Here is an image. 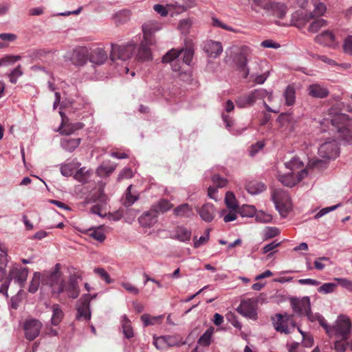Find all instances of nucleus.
Wrapping results in <instances>:
<instances>
[{
	"label": "nucleus",
	"instance_id": "obj_20",
	"mask_svg": "<svg viewBox=\"0 0 352 352\" xmlns=\"http://www.w3.org/2000/svg\"><path fill=\"white\" fill-rule=\"evenodd\" d=\"M89 56V49L86 47L75 48L71 56V60L75 65L81 66L87 63Z\"/></svg>",
	"mask_w": 352,
	"mask_h": 352
},
{
	"label": "nucleus",
	"instance_id": "obj_47",
	"mask_svg": "<svg viewBox=\"0 0 352 352\" xmlns=\"http://www.w3.org/2000/svg\"><path fill=\"white\" fill-rule=\"evenodd\" d=\"M285 103L288 106L293 105L296 100V90L292 86H288L284 93Z\"/></svg>",
	"mask_w": 352,
	"mask_h": 352
},
{
	"label": "nucleus",
	"instance_id": "obj_63",
	"mask_svg": "<svg viewBox=\"0 0 352 352\" xmlns=\"http://www.w3.org/2000/svg\"><path fill=\"white\" fill-rule=\"evenodd\" d=\"M298 329L302 337V344L305 347H311L314 343L313 336L307 332L301 331L299 328Z\"/></svg>",
	"mask_w": 352,
	"mask_h": 352
},
{
	"label": "nucleus",
	"instance_id": "obj_42",
	"mask_svg": "<svg viewBox=\"0 0 352 352\" xmlns=\"http://www.w3.org/2000/svg\"><path fill=\"white\" fill-rule=\"evenodd\" d=\"M91 177L90 170L85 167L78 168V170L74 175V178L79 182L86 183Z\"/></svg>",
	"mask_w": 352,
	"mask_h": 352
},
{
	"label": "nucleus",
	"instance_id": "obj_18",
	"mask_svg": "<svg viewBox=\"0 0 352 352\" xmlns=\"http://www.w3.org/2000/svg\"><path fill=\"white\" fill-rule=\"evenodd\" d=\"M153 10L162 16H166L168 12L173 16L185 12V8L179 6L177 3H168L166 6L155 4L153 6Z\"/></svg>",
	"mask_w": 352,
	"mask_h": 352
},
{
	"label": "nucleus",
	"instance_id": "obj_33",
	"mask_svg": "<svg viewBox=\"0 0 352 352\" xmlns=\"http://www.w3.org/2000/svg\"><path fill=\"white\" fill-rule=\"evenodd\" d=\"M0 280H3L6 274L7 261V248L0 241Z\"/></svg>",
	"mask_w": 352,
	"mask_h": 352
},
{
	"label": "nucleus",
	"instance_id": "obj_3",
	"mask_svg": "<svg viewBox=\"0 0 352 352\" xmlns=\"http://www.w3.org/2000/svg\"><path fill=\"white\" fill-rule=\"evenodd\" d=\"M319 323L329 338L348 340L352 331L351 320L344 314L339 315L333 325L328 324L323 317L320 319Z\"/></svg>",
	"mask_w": 352,
	"mask_h": 352
},
{
	"label": "nucleus",
	"instance_id": "obj_51",
	"mask_svg": "<svg viewBox=\"0 0 352 352\" xmlns=\"http://www.w3.org/2000/svg\"><path fill=\"white\" fill-rule=\"evenodd\" d=\"M21 58V57L19 55H6L0 58V66H8L13 65Z\"/></svg>",
	"mask_w": 352,
	"mask_h": 352
},
{
	"label": "nucleus",
	"instance_id": "obj_52",
	"mask_svg": "<svg viewBox=\"0 0 352 352\" xmlns=\"http://www.w3.org/2000/svg\"><path fill=\"white\" fill-rule=\"evenodd\" d=\"M280 230L276 227H265L263 230V236L264 240H267L278 236Z\"/></svg>",
	"mask_w": 352,
	"mask_h": 352
},
{
	"label": "nucleus",
	"instance_id": "obj_48",
	"mask_svg": "<svg viewBox=\"0 0 352 352\" xmlns=\"http://www.w3.org/2000/svg\"><path fill=\"white\" fill-rule=\"evenodd\" d=\"M173 207V205L167 199H161L155 206L153 210L156 212H166Z\"/></svg>",
	"mask_w": 352,
	"mask_h": 352
},
{
	"label": "nucleus",
	"instance_id": "obj_58",
	"mask_svg": "<svg viewBox=\"0 0 352 352\" xmlns=\"http://www.w3.org/2000/svg\"><path fill=\"white\" fill-rule=\"evenodd\" d=\"M337 287V284L334 283H327L322 285L318 292L324 294L333 293Z\"/></svg>",
	"mask_w": 352,
	"mask_h": 352
},
{
	"label": "nucleus",
	"instance_id": "obj_11",
	"mask_svg": "<svg viewBox=\"0 0 352 352\" xmlns=\"http://www.w3.org/2000/svg\"><path fill=\"white\" fill-rule=\"evenodd\" d=\"M273 321L274 329L281 333L289 334L295 327L292 316L287 314H276Z\"/></svg>",
	"mask_w": 352,
	"mask_h": 352
},
{
	"label": "nucleus",
	"instance_id": "obj_34",
	"mask_svg": "<svg viewBox=\"0 0 352 352\" xmlns=\"http://www.w3.org/2000/svg\"><path fill=\"white\" fill-rule=\"evenodd\" d=\"M278 122L283 131L292 132L294 130L295 122L290 116L282 114L278 117Z\"/></svg>",
	"mask_w": 352,
	"mask_h": 352
},
{
	"label": "nucleus",
	"instance_id": "obj_5",
	"mask_svg": "<svg viewBox=\"0 0 352 352\" xmlns=\"http://www.w3.org/2000/svg\"><path fill=\"white\" fill-rule=\"evenodd\" d=\"M314 9L309 13H302L301 11H296L292 14L291 20L284 23V25H294L297 27L303 26L311 19L323 16L327 11V6L324 3L318 1H313Z\"/></svg>",
	"mask_w": 352,
	"mask_h": 352
},
{
	"label": "nucleus",
	"instance_id": "obj_1",
	"mask_svg": "<svg viewBox=\"0 0 352 352\" xmlns=\"http://www.w3.org/2000/svg\"><path fill=\"white\" fill-rule=\"evenodd\" d=\"M60 267V264H56L51 273L45 275V283L47 284L53 294L60 295L65 293L68 298H76L80 294L77 277L71 276L66 282Z\"/></svg>",
	"mask_w": 352,
	"mask_h": 352
},
{
	"label": "nucleus",
	"instance_id": "obj_28",
	"mask_svg": "<svg viewBox=\"0 0 352 352\" xmlns=\"http://www.w3.org/2000/svg\"><path fill=\"white\" fill-rule=\"evenodd\" d=\"M138 220L142 227L151 228L157 222V214L156 211L151 210L143 213Z\"/></svg>",
	"mask_w": 352,
	"mask_h": 352
},
{
	"label": "nucleus",
	"instance_id": "obj_41",
	"mask_svg": "<svg viewBox=\"0 0 352 352\" xmlns=\"http://www.w3.org/2000/svg\"><path fill=\"white\" fill-rule=\"evenodd\" d=\"M131 12L128 10H122L116 12L112 16V19L117 25L126 22L130 18Z\"/></svg>",
	"mask_w": 352,
	"mask_h": 352
},
{
	"label": "nucleus",
	"instance_id": "obj_9",
	"mask_svg": "<svg viewBox=\"0 0 352 352\" xmlns=\"http://www.w3.org/2000/svg\"><path fill=\"white\" fill-rule=\"evenodd\" d=\"M135 50V43L130 42L126 45H112L110 58L113 62L117 60L126 61L131 58Z\"/></svg>",
	"mask_w": 352,
	"mask_h": 352
},
{
	"label": "nucleus",
	"instance_id": "obj_45",
	"mask_svg": "<svg viewBox=\"0 0 352 352\" xmlns=\"http://www.w3.org/2000/svg\"><path fill=\"white\" fill-rule=\"evenodd\" d=\"M163 319V316H152L149 314H143L141 316V320L142 322L144 323V326H148V325H155L157 324H159L162 322V320Z\"/></svg>",
	"mask_w": 352,
	"mask_h": 352
},
{
	"label": "nucleus",
	"instance_id": "obj_4",
	"mask_svg": "<svg viewBox=\"0 0 352 352\" xmlns=\"http://www.w3.org/2000/svg\"><path fill=\"white\" fill-rule=\"evenodd\" d=\"M227 58L231 60L236 69L243 78H247L250 74L248 67V58L252 54L250 47L243 46H232L226 50Z\"/></svg>",
	"mask_w": 352,
	"mask_h": 352
},
{
	"label": "nucleus",
	"instance_id": "obj_21",
	"mask_svg": "<svg viewBox=\"0 0 352 352\" xmlns=\"http://www.w3.org/2000/svg\"><path fill=\"white\" fill-rule=\"evenodd\" d=\"M89 296L85 295L80 300V304L77 307L76 318L78 320H89L91 318V311L89 309Z\"/></svg>",
	"mask_w": 352,
	"mask_h": 352
},
{
	"label": "nucleus",
	"instance_id": "obj_59",
	"mask_svg": "<svg viewBox=\"0 0 352 352\" xmlns=\"http://www.w3.org/2000/svg\"><path fill=\"white\" fill-rule=\"evenodd\" d=\"M210 229H207L204 236H200L199 239L194 237V248H198L201 245L206 244L210 238Z\"/></svg>",
	"mask_w": 352,
	"mask_h": 352
},
{
	"label": "nucleus",
	"instance_id": "obj_6",
	"mask_svg": "<svg viewBox=\"0 0 352 352\" xmlns=\"http://www.w3.org/2000/svg\"><path fill=\"white\" fill-rule=\"evenodd\" d=\"M266 97H267L269 101H271L272 100V94L264 89H257L245 96H239L236 100V104L240 108H245L253 105L256 100L264 99Z\"/></svg>",
	"mask_w": 352,
	"mask_h": 352
},
{
	"label": "nucleus",
	"instance_id": "obj_32",
	"mask_svg": "<svg viewBox=\"0 0 352 352\" xmlns=\"http://www.w3.org/2000/svg\"><path fill=\"white\" fill-rule=\"evenodd\" d=\"M214 208L211 204L207 203L198 210L200 217L206 222H210L214 217Z\"/></svg>",
	"mask_w": 352,
	"mask_h": 352
},
{
	"label": "nucleus",
	"instance_id": "obj_54",
	"mask_svg": "<svg viewBox=\"0 0 352 352\" xmlns=\"http://www.w3.org/2000/svg\"><path fill=\"white\" fill-rule=\"evenodd\" d=\"M131 188H132V185H130L127 188L126 193H125V200H124V204L126 207H129L131 205H133L138 199V197L137 195L131 194Z\"/></svg>",
	"mask_w": 352,
	"mask_h": 352
},
{
	"label": "nucleus",
	"instance_id": "obj_25",
	"mask_svg": "<svg viewBox=\"0 0 352 352\" xmlns=\"http://www.w3.org/2000/svg\"><path fill=\"white\" fill-rule=\"evenodd\" d=\"M204 50L210 58L218 57L223 52V47L220 42L212 40L204 43Z\"/></svg>",
	"mask_w": 352,
	"mask_h": 352
},
{
	"label": "nucleus",
	"instance_id": "obj_12",
	"mask_svg": "<svg viewBox=\"0 0 352 352\" xmlns=\"http://www.w3.org/2000/svg\"><path fill=\"white\" fill-rule=\"evenodd\" d=\"M316 43L329 48L336 50L340 47V42L333 30H325L317 34L314 38Z\"/></svg>",
	"mask_w": 352,
	"mask_h": 352
},
{
	"label": "nucleus",
	"instance_id": "obj_10",
	"mask_svg": "<svg viewBox=\"0 0 352 352\" xmlns=\"http://www.w3.org/2000/svg\"><path fill=\"white\" fill-rule=\"evenodd\" d=\"M347 116L344 114L336 116L331 120V124L337 129L338 133V138L347 144H352V131L346 128L344 121L346 120Z\"/></svg>",
	"mask_w": 352,
	"mask_h": 352
},
{
	"label": "nucleus",
	"instance_id": "obj_26",
	"mask_svg": "<svg viewBox=\"0 0 352 352\" xmlns=\"http://www.w3.org/2000/svg\"><path fill=\"white\" fill-rule=\"evenodd\" d=\"M179 56V51H177L176 49H172L163 56L162 62L171 63L173 70L179 73L182 70V67L179 65V60L177 59Z\"/></svg>",
	"mask_w": 352,
	"mask_h": 352
},
{
	"label": "nucleus",
	"instance_id": "obj_38",
	"mask_svg": "<svg viewBox=\"0 0 352 352\" xmlns=\"http://www.w3.org/2000/svg\"><path fill=\"white\" fill-rule=\"evenodd\" d=\"M246 190L251 195H258L266 190L265 185L260 182H250L246 186Z\"/></svg>",
	"mask_w": 352,
	"mask_h": 352
},
{
	"label": "nucleus",
	"instance_id": "obj_8",
	"mask_svg": "<svg viewBox=\"0 0 352 352\" xmlns=\"http://www.w3.org/2000/svg\"><path fill=\"white\" fill-rule=\"evenodd\" d=\"M292 306L294 311L307 316L311 321L318 320L320 322V319L322 318L320 314H314L311 312L310 299L307 296L293 299L292 300Z\"/></svg>",
	"mask_w": 352,
	"mask_h": 352
},
{
	"label": "nucleus",
	"instance_id": "obj_40",
	"mask_svg": "<svg viewBox=\"0 0 352 352\" xmlns=\"http://www.w3.org/2000/svg\"><path fill=\"white\" fill-rule=\"evenodd\" d=\"M121 326L124 336L129 339L133 337L134 333L131 327V321L128 319L126 315L121 318Z\"/></svg>",
	"mask_w": 352,
	"mask_h": 352
},
{
	"label": "nucleus",
	"instance_id": "obj_23",
	"mask_svg": "<svg viewBox=\"0 0 352 352\" xmlns=\"http://www.w3.org/2000/svg\"><path fill=\"white\" fill-rule=\"evenodd\" d=\"M156 42L146 41L142 38L137 52V58L142 60H149L152 59V53L150 47L155 45Z\"/></svg>",
	"mask_w": 352,
	"mask_h": 352
},
{
	"label": "nucleus",
	"instance_id": "obj_2",
	"mask_svg": "<svg viewBox=\"0 0 352 352\" xmlns=\"http://www.w3.org/2000/svg\"><path fill=\"white\" fill-rule=\"evenodd\" d=\"M285 171L279 172L278 179L287 187L296 186L308 175L304 163L297 157H294L290 161L285 162Z\"/></svg>",
	"mask_w": 352,
	"mask_h": 352
},
{
	"label": "nucleus",
	"instance_id": "obj_43",
	"mask_svg": "<svg viewBox=\"0 0 352 352\" xmlns=\"http://www.w3.org/2000/svg\"><path fill=\"white\" fill-rule=\"evenodd\" d=\"M52 309V316L51 318V323L52 324L56 326L61 322L64 314L58 305H54Z\"/></svg>",
	"mask_w": 352,
	"mask_h": 352
},
{
	"label": "nucleus",
	"instance_id": "obj_29",
	"mask_svg": "<svg viewBox=\"0 0 352 352\" xmlns=\"http://www.w3.org/2000/svg\"><path fill=\"white\" fill-rule=\"evenodd\" d=\"M307 91L309 96L318 98H324L329 94L326 87L318 83L310 85L307 88Z\"/></svg>",
	"mask_w": 352,
	"mask_h": 352
},
{
	"label": "nucleus",
	"instance_id": "obj_44",
	"mask_svg": "<svg viewBox=\"0 0 352 352\" xmlns=\"http://www.w3.org/2000/svg\"><path fill=\"white\" fill-rule=\"evenodd\" d=\"M88 235L99 242H103L106 236L101 227L91 228L87 231Z\"/></svg>",
	"mask_w": 352,
	"mask_h": 352
},
{
	"label": "nucleus",
	"instance_id": "obj_22",
	"mask_svg": "<svg viewBox=\"0 0 352 352\" xmlns=\"http://www.w3.org/2000/svg\"><path fill=\"white\" fill-rule=\"evenodd\" d=\"M237 311L246 318L255 320L256 318V311L254 302L249 299L243 300L237 307Z\"/></svg>",
	"mask_w": 352,
	"mask_h": 352
},
{
	"label": "nucleus",
	"instance_id": "obj_36",
	"mask_svg": "<svg viewBox=\"0 0 352 352\" xmlns=\"http://www.w3.org/2000/svg\"><path fill=\"white\" fill-rule=\"evenodd\" d=\"M80 166V163L76 160H74L71 162L62 164L60 166V173L63 176L65 177L72 176L74 170L78 169Z\"/></svg>",
	"mask_w": 352,
	"mask_h": 352
},
{
	"label": "nucleus",
	"instance_id": "obj_55",
	"mask_svg": "<svg viewBox=\"0 0 352 352\" xmlns=\"http://www.w3.org/2000/svg\"><path fill=\"white\" fill-rule=\"evenodd\" d=\"M177 51H179V55L183 54V62L189 65L192 60L194 51L192 48H186L185 50H176Z\"/></svg>",
	"mask_w": 352,
	"mask_h": 352
},
{
	"label": "nucleus",
	"instance_id": "obj_31",
	"mask_svg": "<svg viewBox=\"0 0 352 352\" xmlns=\"http://www.w3.org/2000/svg\"><path fill=\"white\" fill-rule=\"evenodd\" d=\"M267 11L271 12L272 14L278 19H283L288 11V8L287 5L283 3L274 1Z\"/></svg>",
	"mask_w": 352,
	"mask_h": 352
},
{
	"label": "nucleus",
	"instance_id": "obj_30",
	"mask_svg": "<svg viewBox=\"0 0 352 352\" xmlns=\"http://www.w3.org/2000/svg\"><path fill=\"white\" fill-rule=\"evenodd\" d=\"M191 230L183 226L176 227L171 233V238L181 242H187L190 240Z\"/></svg>",
	"mask_w": 352,
	"mask_h": 352
},
{
	"label": "nucleus",
	"instance_id": "obj_46",
	"mask_svg": "<svg viewBox=\"0 0 352 352\" xmlns=\"http://www.w3.org/2000/svg\"><path fill=\"white\" fill-rule=\"evenodd\" d=\"M214 333V328H208L204 333L199 338L198 344L203 346H208L210 344L211 338Z\"/></svg>",
	"mask_w": 352,
	"mask_h": 352
},
{
	"label": "nucleus",
	"instance_id": "obj_39",
	"mask_svg": "<svg viewBox=\"0 0 352 352\" xmlns=\"http://www.w3.org/2000/svg\"><path fill=\"white\" fill-rule=\"evenodd\" d=\"M316 18L317 19L311 22L308 27L307 30L309 32L316 33L322 28H325L329 25L328 21L319 17Z\"/></svg>",
	"mask_w": 352,
	"mask_h": 352
},
{
	"label": "nucleus",
	"instance_id": "obj_49",
	"mask_svg": "<svg viewBox=\"0 0 352 352\" xmlns=\"http://www.w3.org/2000/svg\"><path fill=\"white\" fill-rule=\"evenodd\" d=\"M225 204L229 210H236L239 206L234 195L231 192L226 194Z\"/></svg>",
	"mask_w": 352,
	"mask_h": 352
},
{
	"label": "nucleus",
	"instance_id": "obj_64",
	"mask_svg": "<svg viewBox=\"0 0 352 352\" xmlns=\"http://www.w3.org/2000/svg\"><path fill=\"white\" fill-rule=\"evenodd\" d=\"M269 76V72H266L262 74L259 75H254L251 74L250 75V80L256 84L261 85L265 82V81L267 80V78Z\"/></svg>",
	"mask_w": 352,
	"mask_h": 352
},
{
	"label": "nucleus",
	"instance_id": "obj_61",
	"mask_svg": "<svg viewBox=\"0 0 352 352\" xmlns=\"http://www.w3.org/2000/svg\"><path fill=\"white\" fill-rule=\"evenodd\" d=\"M116 169V165H101L97 169V173L100 176H106L111 173Z\"/></svg>",
	"mask_w": 352,
	"mask_h": 352
},
{
	"label": "nucleus",
	"instance_id": "obj_7",
	"mask_svg": "<svg viewBox=\"0 0 352 352\" xmlns=\"http://www.w3.org/2000/svg\"><path fill=\"white\" fill-rule=\"evenodd\" d=\"M272 199L281 217H286L292 208L287 192L282 189L275 190L272 193Z\"/></svg>",
	"mask_w": 352,
	"mask_h": 352
},
{
	"label": "nucleus",
	"instance_id": "obj_15",
	"mask_svg": "<svg viewBox=\"0 0 352 352\" xmlns=\"http://www.w3.org/2000/svg\"><path fill=\"white\" fill-rule=\"evenodd\" d=\"M28 274L29 271L27 267L14 265L11 267L8 274L9 282L14 280V281L21 288H22L25 284Z\"/></svg>",
	"mask_w": 352,
	"mask_h": 352
},
{
	"label": "nucleus",
	"instance_id": "obj_16",
	"mask_svg": "<svg viewBox=\"0 0 352 352\" xmlns=\"http://www.w3.org/2000/svg\"><path fill=\"white\" fill-rule=\"evenodd\" d=\"M42 327V323L38 320H27L23 326L25 338L29 340H34L39 335Z\"/></svg>",
	"mask_w": 352,
	"mask_h": 352
},
{
	"label": "nucleus",
	"instance_id": "obj_56",
	"mask_svg": "<svg viewBox=\"0 0 352 352\" xmlns=\"http://www.w3.org/2000/svg\"><path fill=\"white\" fill-rule=\"evenodd\" d=\"M346 340L342 338H336L333 342V349L336 352H345L347 346H349V342H346Z\"/></svg>",
	"mask_w": 352,
	"mask_h": 352
},
{
	"label": "nucleus",
	"instance_id": "obj_57",
	"mask_svg": "<svg viewBox=\"0 0 352 352\" xmlns=\"http://www.w3.org/2000/svg\"><path fill=\"white\" fill-rule=\"evenodd\" d=\"M220 216L223 217L226 223L233 221L237 218L236 210H230L229 212H227L226 210H222L220 212Z\"/></svg>",
	"mask_w": 352,
	"mask_h": 352
},
{
	"label": "nucleus",
	"instance_id": "obj_17",
	"mask_svg": "<svg viewBox=\"0 0 352 352\" xmlns=\"http://www.w3.org/2000/svg\"><path fill=\"white\" fill-rule=\"evenodd\" d=\"M96 201L98 202V204L92 206L91 212L98 216H102L101 211L103 206L106 204L107 197L101 189H98L94 194L86 199V203L87 204Z\"/></svg>",
	"mask_w": 352,
	"mask_h": 352
},
{
	"label": "nucleus",
	"instance_id": "obj_62",
	"mask_svg": "<svg viewBox=\"0 0 352 352\" xmlns=\"http://www.w3.org/2000/svg\"><path fill=\"white\" fill-rule=\"evenodd\" d=\"M95 274H98L101 278H102L107 284H110L113 282V280L110 278L109 274L101 267H96L94 270Z\"/></svg>",
	"mask_w": 352,
	"mask_h": 352
},
{
	"label": "nucleus",
	"instance_id": "obj_37",
	"mask_svg": "<svg viewBox=\"0 0 352 352\" xmlns=\"http://www.w3.org/2000/svg\"><path fill=\"white\" fill-rule=\"evenodd\" d=\"M173 214L177 217H190L193 214V212L189 204H183L173 210Z\"/></svg>",
	"mask_w": 352,
	"mask_h": 352
},
{
	"label": "nucleus",
	"instance_id": "obj_14",
	"mask_svg": "<svg viewBox=\"0 0 352 352\" xmlns=\"http://www.w3.org/2000/svg\"><path fill=\"white\" fill-rule=\"evenodd\" d=\"M340 153V149L335 140H328L318 148V155L327 160L336 159Z\"/></svg>",
	"mask_w": 352,
	"mask_h": 352
},
{
	"label": "nucleus",
	"instance_id": "obj_24",
	"mask_svg": "<svg viewBox=\"0 0 352 352\" xmlns=\"http://www.w3.org/2000/svg\"><path fill=\"white\" fill-rule=\"evenodd\" d=\"M89 60L94 64L102 65L107 58V54L102 47H95L89 50Z\"/></svg>",
	"mask_w": 352,
	"mask_h": 352
},
{
	"label": "nucleus",
	"instance_id": "obj_50",
	"mask_svg": "<svg viewBox=\"0 0 352 352\" xmlns=\"http://www.w3.org/2000/svg\"><path fill=\"white\" fill-rule=\"evenodd\" d=\"M342 49L344 54L352 56V34L347 35L343 39Z\"/></svg>",
	"mask_w": 352,
	"mask_h": 352
},
{
	"label": "nucleus",
	"instance_id": "obj_19",
	"mask_svg": "<svg viewBox=\"0 0 352 352\" xmlns=\"http://www.w3.org/2000/svg\"><path fill=\"white\" fill-rule=\"evenodd\" d=\"M62 122L59 127V131L62 135H69L74 133L76 131L83 128L84 124L81 122L70 123L65 113L60 111Z\"/></svg>",
	"mask_w": 352,
	"mask_h": 352
},
{
	"label": "nucleus",
	"instance_id": "obj_35",
	"mask_svg": "<svg viewBox=\"0 0 352 352\" xmlns=\"http://www.w3.org/2000/svg\"><path fill=\"white\" fill-rule=\"evenodd\" d=\"M80 142V138H63L60 141V146L66 151L73 152Z\"/></svg>",
	"mask_w": 352,
	"mask_h": 352
},
{
	"label": "nucleus",
	"instance_id": "obj_27",
	"mask_svg": "<svg viewBox=\"0 0 352 352\" xmlns=\"http://www.w3.org/2000/svg\"><path fill=\"white\" fill-rule=\"evenodd\" d=\"M52 270L45 271L43 272V273L38 272H34L33 274L32 278L30 281L28 291L32 294L35 293L38 290L40 283H41L43 286H47V284L45 283L44 280L45 278V275L47 274H50Z\"/></svg>",
	"mask_w": 352,
	"mask_h": 352
},
{
	"label": "nucleus",
	"instance_id": "obj_13",
	"mask_svg": "<svg viewBox=\"0 0 352 352\" xmlns=\"http://www.w3.org/2000/svg\"><path fill=\"white\" fill-rule=\"evenodd\" d=\"M163 28V23L157 20H148L142 25L143 38L146 41L156 42L155 34Z\"/></svg>",
	"mask_w": 352,
	"mask_h": 352
},
{
	"label": "nucleus",
	"instance_id": "obj_53",
	"mask_svg": "<svg viewBox=\"0 0 352 352\" xmlns=\"http://www.w3.org/2000/svg\"><path fill=\"white\" fill-rule=\"evenodd\" d=\"M23 74V72L22 70V67L21 65H18L14 69H13L10 73L8 74L9 80L11 83L15 84L19 78L21 77Z\"/></svg>",
	"mask_w": 352,
	"mask_h": 352
},
{
	"label": "nucleus",
	"instance_id": "obj_60",
	"mask_svg": "<svg viewBox=\"0 0 352 352\" xmlns=\"http://www.w3.org/2000/svg\"><path fill=\"white\" fill-rule=\"evenodd\" d=\"M333 280L342 288L352 292V280L346 278H334Z\"/></svg>",
	"mask_w": 352,
	"mask_h": 352
}]
</instances>
